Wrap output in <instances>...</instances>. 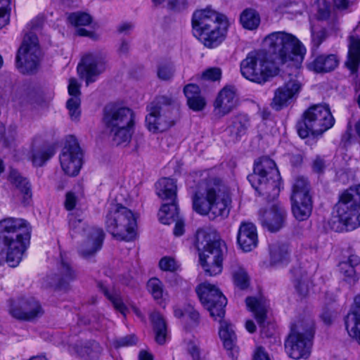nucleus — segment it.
Instances as JSON below:
<instances>
[{"instance_id":"nucleus-32","label":"nucleus","mask_w":360,"mask_h":360,"mask_svg":"<svg viewBox=\"0 0 360 360\" xmlns=\"http://www.w3.org/2000/svg\"><path fill=\"white\" fill-rule=\"evenodd\" d=\"M8 180L22 194V203L25 205H28L32 198V191L29 181L14 169H11Z\"/></svg>"},{"instance_id":"nucleus-39","label":"nucleus","mask_w":360,"mask_h":360,"mask_svg":"<svg viewBox=\"0 0 360 360\" xmlns=\"http://www.w3.org/2000/svg\"><path fill=\"white\" fill-rule=\"evenodd\" d=\"M150 320L155 334V341L160 345H163L166 342L167 334L165 320L158 311L150 314Z\"/></svg>"},{"instance_id":"nucleus-46","label":"nucleus","mask_w":360,"mask_h":360,"mask_svg":"<svg viewBox=\"0 0 360 360\" xmlns=\"http://www.w3.org/2000/svg\"><path fill=\"white\" fill-rule=\"evenodd\" d=\"M270 264L276 265L288 262L290 253L288 249H270Z\"/></svg>"},{"instance_id":"nucleus-51","label":"nucleus","mask_w":360,"mask_h":360,"mask_svg":"<svg viewBox=\"0 0 360 360\" xmlns=\"http://www.w3.org/2000/svg\"><path fill=\"white\" fill-rule=\"evenodd\" d=\"M88 237L89 243L93 248H100L103 245L105 233L101 229H92Z\"/></svg>"},{"instance_id":"nucleus-52","label":"nucleus","mask_w":360,"mask_h":360,"mask_svg":"<svg viewBox=\"0 0 360 360\" xmlns=\"http://www.w3.org/2000/svg\"><path fill=\"white\" fill-rule=\"evenodd\" d=\"M311 44L313 48L317 49L321 44L326 39V31L325 29H315L311 27Z\"/></svg>"},{"instance_id":"nucleus-31","label":"nucleus","mask_w":360,"mask_h":360,"mask_svg":"<svg viewBox=\"0 0 360 360\" xmlns=\"http://www.w3.org/2000/svg\"><path fill=\"white\" fill-rule=\"evenodd\" d=\"M355 308L345 318V326L350 337L360 344V297H356Z\"/></svg>"},{"instance_id":"nucleus-35","label":"nucleus","mask_w":360,"mask_h":360,"mask_svg":"<svg viewBox=\"0 0 360 360\" xmlns=\"http://www.w3.org/2000/svg\"><path fill=\"white\" fill-rule=\"evenodd\" d=\"M295 288L299 295L306 297L309 292L311 282L306 271L299 266L292 270Z\"/></svg>"},{"instance_id":"nucleus-54","label":"nucleus","mask_w":360,"mask_h":360,"mask_svg":"<svg viewBox=\"0 0 360 360\" xmlns=\"http://www.w3.org/2000/svg\"><path fill=\"white\" fill-rule=\"evenodd\" d=\"M221 76V69L219 68H210L204 71L202 78L206 80L217 81L220 79Z\"/></svg>"},{"instance_id":"nucleus-4","label":"nucleus","mask_w":360,"mask_h":360,"mask_svg":"<svg viewBox=\"0 0 360 360\" xmlns=\"http://www.w3.org/2000/svg\"><path fill=\"white\" fill-rule=\"evenodd\" d=\"M248 179L255 190L267 200L278 195L281 175L275 162L271 158L264 156L255 161L253 173Z\"/></svg>"},{"instance_id":"nucleus-18","label":"nucleus","mask_w":360,"mask_h":360,"mask_svg":"<svg viewBox=\"0 0 360 360\" xmlns=\"http://www.w3.org/2000/svg\"><path fill=\"white\" fill-rule=\"evenodd\" d=\"M301 87L302 84L296 76L290 77L276 89L271 104L272 108L278 111L288 106L291 101L297 96Z\"/></svg>"},{"instance_id":"nucleus-59","label":"nucleus","mask_w":360,"mask_h":360,"mask_svg":"<svg viewBox=\"0 0 360 360\" xmlns=\"http://www.w3.org/2000/svg\"><path fill=\"white\" fill-rule=\"evenodd\" d=\"M252 360H271L269 354L262 347H257Z\"/></svg>"},{"instance_id":"nucleus-7","label":"nucleus","mask_w":360,"mask_h":360,"mask_svg":"<svg viewBox=\"0 0 360 360\" xmlns=\"http://www.w3.org/2000/svg\"><path fill=\"white\" fill-rule=\"evenodd\" d=\"M177 109L172 96H160L150 103L146 122L149 131L162 132L172 127L176 119Z\"/></svg>"},{"instance_id":"nucleus-37","label":"nucleus","mask_w":360,"mask_h":360,"mask_svg":"<svg viewBox=\"0 0 360 360\" xmlns=\"http://www.w3.org/2000/svg\"><path fill=\"white\" fill-rule=\"evenodd\" d=\"M338 59L335 55L319 56L310 64V68L316 72H327L338 66Z\"/></svg>"},{"instance_id":"nucleus-57","label":"nucleus","mask_w":360,"mask_h":360,"mask_svg":"<svg viewBox=\"0 0 360 360\" xmlns=\"http://www.w3.org/2000/svg\"><path fill=\"white\" fill-rule=\"evenodd\" d=\"M136 338L134 335H127L115 341V347L131 346L136 342Z\"/></svg>"},{"instance_id":"nucleus-24","label":"nucleus","mask_w":360,"mask_h":360,"mask_svg":"<svg viewBox=\"0 0 360 360\" xmlns=\"http://www.w3.org/2000/svg\"><path fill=\"white\" fill-rule=\"evenodd\" d=\"M360 64V22L348 37V53L346 67L352 72L357 70Z\"/></svg>"},{"instance_id":"nucleus-8","label":"nucleus","mask_w":360,"mask_h":360,"mask_svg":"<svg viewBox=\"0 0 360 360\" xmlns=\"http://www.w3.org/2000/svg\"><path fill=\"white\" fill-rule=\"evenodd\" d=\"M240 72L247 79L257 84H264L277 73L264 50L250 52L240 63Z\"/></svg>"},{"instance_id":"nucleus-16","label":"nucleus","mask_w":360,"mask_h":360,"mask_svg":"<svg viewBox=\"0 0 360 360\" xmlns=\"http://www.w3.org/2000/svg\"><path fill=\"white\" fill-rule=\"evenodd\" d=\"M134 113L129 108L110 104L105 107L103 122L107 129L134 125Z\"/></svg>"},{"instance_id":"nucleus-41","label":"nucleus","mask_w":360,"mask_h":360,"mask_svg":"<svg viewBox=\"0 0 360 360\" xmlns=\"http://www.w3.org/2000/svg\"><path fill=\"white\" fill-rule=\"evenodd\" d=\"M75 349L81 357L86 360H87V357L92 360L97 359L102 351L99 344L95 341H90L84 344H77Z\"/></svg>"},{"instance_id":"nucleus-10","label":"nucleus","mask_w":360,"mask_h":360,"mask_svg":"<svg viewBox=\"0 0 360 360\" xmlns=\"http://www.w3.org/2000/svg\"><path fill=\"white\" fill-rule=\"evenodd\" d=\"M314 333V323L310 318L294 325L285 343L286 352L290 358L300 359L309 356Z\"/></svg>"},{"instance_id":"nucleus-40","label":"nucleus","mask_w":360,"mask_h":360,"mask_svg":"<svg viewBox=\"0 0 360 360\" xmlns=\"http://www.w3.org/2000/svg\"><path fill=\"white\" fill-rule=\"evenodd\" d=\"M158 217L160 221L164 224H170L174 220H177L180 216L176 200L163 204L159 210Z\"/></svg>"},{"instance_id":"nucleus-9","label":"nucleus","mask_w":360,"mask_h":360,"mask_svg":"<svg viewBox=\"0 0 360 360\" xmlns=\"http://www.w3.org/2000/svg\"><path fill=\"white\" fill-rule=\"evenodd\" d=\"M334 209L339 222L343 226L340 231L353 230L360 226V184L341 193Z\"/></svg>"},{"instance_id":"nucleus-60","label":"nucleus","mask_w":360,"mask_h":360,"mask_svg":"<svg viewBox=\"0 0 360 360\" xmlns=\"http://www.w3.org/2000/svg\"><path fill=\"white\" fill-rule=\"evenodd\" d=\"M173 223H175L174 234L176 236L183 235L184 233V221L183 219L179 217L177 220H174Z\"/></svg>"},{"instance_id":"nucleus-42","label":"nucleus","mask_w":360,"mask_h":360,"mask_svg":"<svg viewBox=\"0 0 360 360\" xmlns=\"http://www.w3.org/2000/svg\"><path fill=\"white\" fill-rule=\"evenodd\" d=\"M240 22L248 30L256 29L260 22V18L255 10L248 8L240 15Z\"/></svg>"},{"instance_id":"nucleus-2","label":"nucleus","mask_w":360,"mask_h":360,"mask_svg":"<svg viewBox=\"0 0 360 360\" xmlns=\"http://www.w3.org/2000/svg\"><path fill=\"white\" fill-rule=\"evenodd\" d=\"M192 25L194 36L205 46L214 48L224 39L228 22L224 15L207 6L194 12Z\"/></svg>"},{"instance_id":"nucleus-48","label":"nucleus","mask_w":360,"mask_h":360,"mask_svg":"<svg viewBox=\"0 0 360 360\" xmlns=\"http://www.w3.org/2000/svg\"><path fill=\"white\" fill-rule=\"evenodd\" d=\"M55 153L53 148H47L44 150L35 151L32 155V162L35 166L41 167L51 158Z\"/></svg>"},{"instance_id":"nucleus-21","label":"nucleus","mask_w":360,"mask_h":360,"mask_svg":"<svg viewBox=\"0 0 360 360\" xmlns=\"http://www.w3.org/2000/svg\"><path fill=\"white\" fill-rule=\"evenodd\" d=\"M248 308L253 312L261 328L262 335L271 337L274 333V326L266 323L268 305L266 300L262 297H248L245 300Z\"/></svg>"},{"instance_id":"nucleus-5","label":"nucleus","mask_w":360,"mask_h":360,"mask_svg":"<svg viewBox=\"0 0 360 360\" xmlns=\"http://www.w3.org/2000/svg\"><path fill=\"white\" fill-rule=\"evenodd\" d=\"M136 226L135 214L120 204L112 205L105 217L107 231L119 240H133L136 238Z\"/></svg>"},{"instance_id":"nucleus-30","label":"nucleus","mask_w":360,"mask_h":360,"mask_svg":"<svg viewBox=\"0 0 360 360\" xmlns=\"http://www.w3.org/2000/svg\"><path fill=\"white\" fill-rule=\"evenodd\" d=\"M237 240L240 248H255L258 244L255 226L252 223H242L238 230Z\"/></svg>"},{"instance_id":"nucleus-55","label":"nucleus","mask_w":360,"mask_h":360,"mask_svg":"<svg viewBox=\"0 0 360 360\" xmlns=\"http://www.w3.org/2000/svg\"><path fill=\"white\" fill-rule=\"evenodd\" d=\"M159 266L163 271H173L176 269L175 260L169 257H164L159 262Z\"/></svg>"},{"instance_id":"nucleus-50","label":"nucleus","mask_w":360,"mask_h":360,"mask_svg":"<svg viewBox=\"0 0 360 360\" xmlns=\"http://www.w3.org/2000/svg\"><path fill=\"white\" fill-rule=\"evenodd\" d=\"M234 283L241 290L248 288L249 285V277L247 272L243 268H238L233 274Z\"/></svg>"},{"instance_id":"nucleus-1","label":"nucleus","mask_w":360,"mask_h":360,"mask_svg":"<svg viewBox=\"0 0 360 360\" xmlns=\"http://www.w3.org/2000/svg\"><path fill=\"white\" fill-rule=\"evenodd\" d=\"M231 202L229 188L216 176L206 179L192 197L193 210L212 219L226 218Z\"/></svg>"},{"instance_id":"nucleus-63","label":"nucleus","mask_w":360,"mask_h":360,"mask_svg":"<svg viewBox=\"0 0 360 360\" xmlns=\"http://www.w3.org/2000/svg\"><path fill=\"white\" fill-rule=\"evenodd\" d=\"M96 249H80L79 255L86 259H90L95 256Z\"/></svg>"},{"instance_id":"nucleus-34","label":"nucleus","mask_w":360,"mask_h":360,"mask_svg":"<svg viewBox=\"0 0 360 360\" xmlns=\"http://www.w3.org/2000/svg\"><path fill=\"white\" fill-rule=\"evenodd\" d=\"M156 194L164 200H176V185L174 179L162 178L155 184Z\"/></svg>"},{"instance_id":"nucleus-13","label":"nucleus","mask_w":360,"mask_h":360,"mask_svg":"<svg viewBox=\"0 0 360 360\" xmlns=\"http://www.w3.org/2000/svg\"><path fill=\"white\" fill-rule=\"evenodd\" d=\"M196 292L202 305L215 320L223 318L227 300L220 290L211 283L204 282L196 288Z\"/></svg>"},{"instance_id":"nucleus-64","label":"nucleus","mask_w":360,"mask_h":360,"mask_svg":"<svg viewBox=\"0 0 360 360\" xmlns=\"http://www.w3.org/2000/svg\"><path fill=\"white\" fill-rule=\"evenodd\" d=\"M188 351L192 356L193 360H200L199 349L195 345L191 342L188 346Z\"/></svg>"},{"instance_id":"nucleus-38","label":"nucleus","mask_w":360,"mask_h":360,"mask_svg":"<svg viewBox=\"0 0 360 360\" xmlns=\"http://www.w3.org/2000/svg\"><path fill=\"white\" fill-rule=\"evenodd\" d=\"M108 129L114 144L125 146L131 141L134 132V126H122Z\"/></svg>"},{"instance_id":"nucleus-27","label":"nucleus","mask_w":360,"mask_h":360,"mask_svg":"<svg viewBox=\"0 0 360 360\" xmlns=\"http://www.w3.org/2000/svg\"><path fill=\"white\" fill-rule=\"evenodd\" d=\"M220 322L219 335L224 343V347L229 351V355L234 360L237 357L238 350L236 349V336L232 326L218 318Z\"/></svg>"},{"instance_id":"nucleus-14","label":"nucleus","mask_w":360,"mask_h":360,"mask_svg":"<svg viewBox=\"0 0 360 360\" xmlns=\"http://www.w3.org/2000/svg\"><path fill=\"white\" fill-rule=\"evenodd\" d=\"M10 314L16 319L32 321L44 314L40 302L32 295H22L11 301Z\"/></svg>"},{"instance_id":"nucleus-28","label":"nucleus","mask_w":360,"mask_h":360,"mask_svg":"<svg viewBox=\"0 0 360 360\" xmlns=\"http://www.w3.org/2000/svg\"><path fill=\"white\" fill-rule=\"evenodd\" d=\"M80 86L75 78L69 80L68 93L72 97L67 101V108L72 120H77L80 116Z\"/></svg>"},{"instance_id":"nucleus-43","label":"nucleus","mask_w":360,"mask_h":360,"mask_svg":"<svg viewBox=\"0 0 360 360\" xmlns=\"http://www.w3.org/2000/svg\"><path fill=\"white\" fill-rule=\"evenodd\" d=\"M147 289L153 299L161 304L165 294L162 281L155 277L150 278L147 283Z\"/></svg>"},{"instance_id":"nucleus-15","label":"nucleus","mask_w":360,"mask_h":360,"mask_svg":"<svg viewBox=\"0 0 360 360\" xmlns=\"http://www.w3.org/2000/svg\"><path fill=\"white\" fill-rule=\"evenodd\" d=\"M82 152L76 139L70 136L60 155V165L69 176L78 174L82 165Z\"/></svg>"},{"instance_id":"nucleus-11","label":"nucleus","mask_w":360,"mask_h":360,"mask_svg":"<svg viewBox=\"0 0 360 360\" xmlns=\"http://www.w3.org/2000/svg\"><path fill=\"white\" fill-rule=\"evenodd\" d=\"M30 238L31 227L26 220L14 217L0 220V246L27 248Z\"/></svg>"},{"instance_id":"nucleus-36","label":"nucleus","mask_w":360,"mask_h":360,"mask_svg":"<svg viewBox=\"0 0 360 360\" xmlns=\"http://www.w3.org/2000/svg\"><path fill=\"white\" fill-rule=\"evenodd\" d=\"M60 262L59 264V275L54 283H51V285H62L75 278V272L70 266L66 254L60 253Z\"/></svg>"},{"instance_id":"nucleus-56","label":"nucleus","mask_w":360,"mask_h":360,"mask_svg":"<svg viewBox=\"0 0 360 360\" xmlns=\"http://www.w3.org/2000/svg\"><path fill=\"white\" fill-rule=\"evenodd\" d=\"M69 225L71 229L79 232L84 229V223L82 218L78 217L74 213H71L69 214Z\"/></svg>"},{"instance_id":"nucleus-44","label":"nucleus","mask_w":360,"mask_h":360,"mask_svg":"<svg viewBox=\"0 0 360 360\" xmlns=\"http://www.w3.org/2000/svg\"><path fill=\"white\" fill-rule=\"evenodd\" d=\"M309 184L304 176H297L292 186V194L290 198H295L297 195L300 198L311 197L309 195Z\"/></svg>"},{"instance_id":"nucleus-29","label":"nucleus","mask_w":360,"mask_h":360,"mask_svg":"<svg viewBox=\"0 0 360 360\" xmlns=\"http://www.w3.org/2000/svg\"><path fill=\"white\" fill-rule=\"evenodd\" d=\"M292 212L299 221L307 219L312 212L313 203L311 197L300 198L296 195L295 198H290Z\"/></svg>"},{"instance_id":"nucleus-22","label":"nucleus","mask_w":360,"mask_h":360,"mask_svg":"<svg viewBox=\"0 0 360 360\" xmlns=\"http://www.w3.org/2000/svg\"><path fill=\"white\" fill-rule=\"evenodd\" d=\"M199 262L205 274L210 276L219 274L222 271L221 249H198Z\"/></svg>"},{"instance_id":"nucleus-26","label":"nucleus","mask_w":360,"mask_h":360,"mask_svg":"<svg viewBox=\"0 0 360 360\" xmlns=\"http://www.w3.org/2000/svg\"><path fill=\"white\" fill-rule=\"evenodd\" d=\"M68 20L76 28L77 35L97 39L98 36L94 32L82 27L89 26L91 23L92 18L89 14L82 12L72 13L69 15Z\"/></svg>"},{"instance_id":"nucleus-58","label":"nucleus","mask_w":360,"mask_h":360,"mask_svg":"<svg viewBox=\"0 0 360 360\" xmlns=\"http://www.w3.org/2000/svg\"><path fill=\"white\" fill-rule=\"evenodd\" d=\"M77 202V198L76 195L72 192L69 191L65 195V200L64 202L65 207L68 210H72L75 208Z\"/></svg>"},{"instance_id":"nucleus-49","label":"nucleus","mask_w":360,"mask_h":360,"mask_svg":"<svg viewBox=\"0 0 360 360\" xmlns=\"http://www.w3.org/2000/svg\"><path fill=\"white\" fill-rule=\"evenodd\" d=\"M6 262L11 267L17 266L22 259L25 249H6Z\"/></svg>"},{"instance_id":"nucleus-19","label":"nucleus","mask_w":360,"mask_h":360,"mask_svg":"<svg viewBox=\"0 0 360 360\" xmlns=\"http://www.w3.org/2000/svg\"><path fill=\"white\" fill-rule=\"evenodd\" d=\"M237 89L234 86H226L218 94L214 102V115L221 118L230 113L238 105Z\"/></svg>"},{"instance_id":"nucleus-62","label":"nucleus","mask_w":360,"mask_h":360,"mask_svg":"<svg viewBox=\"0 0 360 360\" xmlns=\"http://www.w3.org/2000/svg\"><path fill=\"white\" fill-rule=\"evenodd\" d=\"M186 314L190 318L191 321L194 322V323H198L200 319L199 313L193 309L191 306H188L186 309Z\"/></svg>"},{"instance_id":"nucleus-53","label":"nucleus","mask_w":360,"mask_h":360,"mask_svg":"<svg viewBox=\"0 0 360 360\" xmlns=\"http://www.w3.org/2000/svg\"><path fill=\"white\" fill-rule=\"evenodd\" d=\"M174 68L170 64H162L158 67V77L162 80H169L174 75Z\"/></svg>"},{"instance_id":"nucleus-17","label":"nucleus","mask_w":360,"mask_h":360,"mask_svg":"<svg viewBox=\"0 0 360 360\" xmlns=\"http://www.w3.org/2000/svg\"><path fill=\"white\" fill-rule=\"evenodd\" d=\"M105 70V58L101 53H89L85 56L78 65L77 71L85 77L86 84L94 82L96 77Z\"/></svg>"},{"instance_id":"nucleus-25","label":"nucleus","mask_w":360,"mask_h":360,"mask_svg":"<svg viewBox=\"0 0 360 360\" xmlns=\"http://www.w3.org/2000/svg\"><path fill=\"white\" fill-rule=\"evenodd\" d=\"M249 127L248 116L245 114H238L229 119L226 131L233 141H238L246 134Z\"/></svg>"},{"instance_id":"nucleus-6","label":"nucleus","mask_w":360,"mask_h":360,"mask_svg":"<svg viewBox=\"0 0 360 360\" xmlns=\"http://www.w3.org/2000/svg\"><path fill=\"white\" fill-rule=\"evenodd\" d=\"M335 119L327 104H318L309 108L303 114L302 120L297 124L299 136L307 138L310 134L321 135L330 129Z\"/></svg>"},{"instance_id":"nucleus-20","label":"nucleus","mask_w":360,"mask_h":360,"mask_svg":"<svg viewBox=\"0 0 360 360\" xmlns=\"http://www.w3.org/2000/svg\"><path fill=\"white\" fill-rule=\"evenodd\" d=\"M286 217V208L281 202H276L269 210L260 211L259 221L264 228L271 232H276L284 226Z\"/></svg>"},{"instance_id":"nucleus-12","label":"nucleus","mask_w":360,"mask_h":360,"mask_svg":"<svg viewBox=\"0 0 360 360\" xmlns=\"http://www.w3.org/2000/svg\"><path fill=\"white\" fill-rule=\"evenodd\" d=\"M41 56L38 38L36 34L30 32L25 34L18 49L15 58L16 68L22 74L34 73L39 66Z\"/></svg>"},{"instance_id":"nucleus-33","label":"nucleus","mask_w":360,"mask_h":360,"mask_svg":"<svg viewBox=\"0 0 360 360\" xmlns=\"http://www.w3.org/2000/svg\"><path fill=\"white\" fill-rule=\"evenodd\" d=\"M184 93L191 109L200 111L205 108L206 103L200 94V90L198 85L194 84L186 85L184 88Z\"/></svg>"},{"instance_id":"nucleus-3","label":"nucleus","mask_w":360,"mask_h":360,"mask_svg":"<svg viewBox=\"0 0 360 360\" xmlns=\"http://www.w3.org/2000/svg\"><path fill=\"white\" fill-rule=\"evenodd\" d=\"M264 43L274 55V60L278 65L288 64L296 69L302 63L306 49L293 34L285 32H274L264 38Z\"/></svg>"},{"instance_id":"nucleus-47","label":"nucleus","mask_w":360,"mask_h":360,"mask_svg":"<svg viewBox=\"0 0 360 360\" xmlns=\"http://www.w3.org/2000/svg\"><path fill=\"white\" fill-rule=\"evenodd\" d=\"M340 272L343 274L345 280L349 284H354L359 278V274L355 268L349 266L347 262H340Z\"/></svg>"},{"instance_id":"nucleus-45","label":"nucleus","mask_w":360,"mask_h":360,"mask_svg":"<svg viewBox=\"0 0 360 360\" xmlns=\"http://www.w3.org/2000/svg\"><path fill=\"white\" fill-rule=\"evenodd\" d=\"M98 285L105 297L112 302L114 307L123 315H125L127 307L123 303L120 295L117 293H110L101 283H99Z\"/></svg>"},{"instance_id":"nucleus-23","label":"nucleus","mask_w":360,"mask_h":360,"mask_svg":"<svg viewBox=\"0 0 360 360\" xmlns=\"http://www.w3.org/2000/svg\"><path fill=\"white\" fill-rule=\"evenodd\" d=\"M195 248H226L227 243L220 233L213 227L198 228L195 234Z\"/></svg>"},{"instance_id":"nucleus-61","label":"nucleus","mask_w":360,"mask_h":360,"mask_svg":"<svg viewBox=\"0 0 360 360\" xmlns=\"http://www.w3.org/2000/svg\"><path fill=\"white\" fill-rule=\"evenodd\" d=\"M325 162L323 159L317 157L313 162L312 168L316 173H322L325 169Z\"/></svg>"}]
</instances>
